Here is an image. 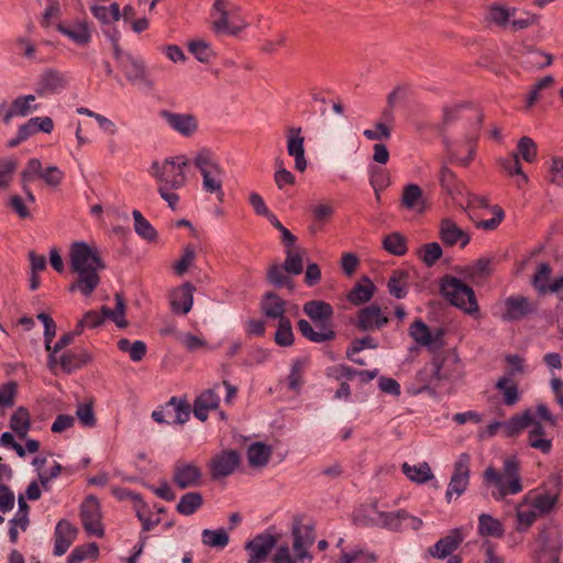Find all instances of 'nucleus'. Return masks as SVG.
I'll use <instances>...</instances> for the list:
<instances>
[{
	"label": "nucleus",
	"instance_id": "obj_1",
	"mask_svg": "<svg viewBox=\"0 0 563 563\" xmlns=\"http://www.w3.org/2000/svg\"><path fill=\"white\" fill-rule=\"evenodd\" d=\"M70 271L76 279L69 285L70 292L79 291L89 297L100 285L99 273L106 268L99 250L84 241H76L69 247Z\"/></svg>",
	"mask_w": 563,
	"mask_h": 563
},
{
	"label": "nucleus",
	"instance_id": "obj_2",
	"mask_svg": "<svg viewBox=\"0 0 563 563\" xmlns=\"http://www.w3.org/2000/svg\"><path fill=\"white\" fill-rule=\"evenodd\" d=\"M483 481L486 486L495 488L492 495L497 500H501L508 495L519 494L523 489L519 462L515 456L507 457L504 461L501 471L493 466L486 467L483 473Z\"/></svg>",
	"mask_w": 563,
	"mask_h": 563
},
{
	"label": "nucleus",
	"instance_id": "obj_3",
	"mask_svg": "<svg viewBox=\"0 0 563 563\" xmlns=\"http://www.w3.org/2000/svg\"><path fill=\"white\" fill-rule=\"evenodd\" d=\"M192 163L202 176L203 190L216 195L217 199L222 202L224 198L222 189L224 170L216 159L214 154L208 148H201L195 154Z\"/></svg>",
	"mask_w": 563,
	"mask_h": 563
},
{
	"label": "nucleus",
	"instance_id": "obj_4",
	"mask_svg": "<svg viewBox=\"0 0 563 563\" xmlns=\"http://www.w3.org/2000/svg\"><path fill=\"white\" fill-rule=\"evenodd\" d=\"M189 165L186 156L167 157L163 161H154L150 167V175L154 177L158 187L180 189L187 183L185 168Z\"/></svg>",
	"mask_w": 563,
	"mask_h": 563
},
{
	"label": "nucleus",
	"instance_id": "obj_5",
	"mask_svg": "<svg viewBox=\"0 0 563 563\" xmlns=\"http://www.w3.org/2000/svg\"><path fill=\"white\" fill-rule=\"evenodd\" d=\"M292 553L288 545H279L273 558V563H300L310 559L309 548L313 544L316 536L309 525L297 523L292 528Z\"/></svg>",
	"mask_w": 563,
	"mask_h": 563
},
{
	"label": "nucleus",
	"instance_id": "obj_6",
	"mask_svg": "<svg viewBox=\"0 0 563 563\" xmlns=\"http://www.w3.org/2000/svg\"><path fill=\"white\" fill-rule=\"evenodd\" d=\"M212 16V29L216 33L236 35L247 26L240 15V8L224 0L214 1Z\"/></svg>",
	"mask_w": 563,
	"mask_h": 563
},
{
	"label": "nucleus",
	"instance_id": "obj_7",
	"mask_svg": "<svg viewBox=\"0 0 563 563\" xmlns=\"http://www.w3.org/2000/svg\"><path fill=\"white\" fill-rule=\"evenodd\" d=\"M441 292L453 306L466 313L477 312L478 306L473 289L459 278L445 276L441 283Z\"/></svg>",
	"mask_w": 563,
	"mask_h": 563
},
{
	"label": "nucleus",
	"instance_id": "obj_8",
	"mask_svg": "<svg viewBox=\"0 0 563 563\" xmlns=\"http://www.w3.org/2000/svg\"><path fill=\"white\" fill-rule=\"evenodd\" d=\"M190 417L189 405L176 397L152 412V418L159 424H184Z\"/></svg>",
	"mask_w": 563,
	"mask_h": 563
},
{
	"label": "nucleus",
	"instance_id": "obj_9",
	"mask_svg": "<svg viewBox=\"0 0 563 563\" xmlns=\"http://www.w3.org/2000/svg\"><path fill=\"white\" fill-rule=\"evenodd\" d=\"M409 516L405 511L384 512L379 511L376 506H369L363 509L362 515L355 516V520L364 526H379L390 529H397L400 521Z\"/></svg>",
	"mask_w": 563,
	"mask_h": 563
},
{
	"label": "nucleus",
	"instance_id": "obj_10",
	"mask_svg": "<svg viewBox=\"0 0 563 563\" xmlns=\"http://www.w3.org/2000/svg\"><path fill=\"white\" fill-rule=\"evenodd\" d=\"M470 463L471 457L467 453L460 454L454 463V472L445 494L448 503L451 501L454 494L460 497L466 490L470 483Z\"/></svg>",
	"mask_w": 563,
	"mask_h": 563
},
{
	"label": "nucleus",
	"instance_id": "obj_11",
	"mask_svg": "<svg viewBox=\"0 0 563 563\" xmlns=\"http://www.w3.org/2000/svg\"><path fill=\"white\" fill-rule=\"evenodd\" d=\"M450 363H456V360L454 357H437L424 365L418 373V378L423 384L422 389H427L437 382L451 379L453 373L446 368Z\"/></svg>",
	"mask_w": 563,
	"mask_h": 563
},
{
	"label": "nucleus",
	"instance_id": "obj_12",
	"mask_svg": "<svg viewBox=\"0 0 563 563\" xmlns=\"http://www.w3.org/2000/svg\"><path fill=\"white\" fill-rule=\"evenodd\" d=\"M68 80L65 74L48 68L41 73L35 84V93L37 97L45 98L59 93L66 89Z\"/></svg>",
	"mask_w": 563,
	"mask_h": 563
},
{
	"label": "nucleus",
	"instance_id": "obj_13",
	"mask_svg": "<svg viewBox=\"0 0 563 563\" xmlns=\"http://www.w3.org/2000/svg\"><path fill=\"white\" fill-rule=\"evenodd\" d=\"M80 517L87 533L101 538L104 533L101 523V511L98 499L88 496L81 504Z\"/></svg>",
	"mask_w": 563,
	"mask_h": 563
},
{
	"label": "nucleus",
	"instance_id": "obj_14",
	"mask_svg": "<svg viewBox=\"0 0 563 563\" xmlns=\"http://www.w3.org/2000/svg\"><path fill=\"white\" fill-rule=\"evenodd\" d=\"M159 115L172 130L185 137H190L198 131V119L192 113L162 110Z\"/></svg>",
	"mask_w": 563,
	"mask_h": 563
},
{
	"label": "nucleus",
	"instance_id": "obj_15",
	"mask_svg": "<svg viewBox=\"0 0 563 563\" xmlns=\"http://www.w3.org/2000/svg\"><path fill=\"white\" fill-rule=\"evenodd\" d=\"M173 482L180 489L199 487L202 484V472L194 463L177 462L173 470Z\"/></svg>",
	"mask_w": 563,
	"mask_h": 563
},
{
	"label": "nucleus",
	"instance_id": "obj_16",
	"mask_svg": "<svg viewBox=\"0 0 563 563\" xmlns=\"http://www.w3.org/2000/svg\"><path fill=\"white\" fill-rule=\"evenodd\" d=\"M287 153L295 159V168L303 173L307 169V159L305 156V137L300 126H290L287 129Z\"/></svg>",
	"mask_w": 563,
	"mask_h": 563
},
{
	"label": "nucleus",
	"instance_id": "obj_17",
	"mask_svg": "<svg viewBox=\"0 0 563 563\" xmlns=\"http://www.w3.org/2000/svg\"><path fill=\"white\" fill-rule=\"evenodd\" d=\"M277 544V537L271 533H262L245 544L249 553V563H263L273 548Z\"/></svg>",
	"mask_w": 563,
	"mask_h": 563
},
{
	"label": "nucleus",
	"instance_id": "obj_18",
	"mask_svg": "<svg viewBox=\"0 0 563 563\" xmlns=\"http://www.w3.org/2000/svg\"><path fill=\"white\" fill-rule=\"evenodd\" d=\"M505 311L501 319L505 321H516L533 313L537 306L523 296H510L505 299Z\"/></svg>",
	"mask_w": 563,
	"mask_h": 563
},
{
	"label": "nucleus",
	"instance_id": "obj_19",
	"mask_svg": "<svg viewBox=\"0 0 563 563\" xmlns=\"http://www.w3.org/2000/svg\"><path fill=\"white\" fill-rule=\"evenodd\" d=\"M240 464V455L234 450L223 451L210 462L213 478L225 477L232 474Z\"/></svg>",
	"mask_w": 563,
	"mask_h": 563
},
{
	"label": "nucleus",
	"instance_id": "obj_20",
	"mask_svg": "<svg viewBox=\"0 0 563 563\" xmlns=\"http://www.w3.org/2000/svg\"><path fill=\"white\" fill-rule=\"evenodd\" d=\"M400 208L421 214L427 209V200L423 191L417 184L404 186L400 197Z\"/></svg>",
	"mask_w": 563,
	"mask_h": 563
},
{
	"label": "nucleus",
	"instance_id": "obj_21",
	"mask_svg": "<svg viewBox=\"0 0 563 563\" xmlns=\"http://www.w3.org/2000/svg\"><path fill=\"white\" fill-rule=\"evenodd\" d=\"M464 540L462 529L455 528L449 531V533L441 538L433 547L429 548L428 552L433 558L443 560L451 555Z\"/></svg>",
	"mask_w": 563,
	"mask_h": 563
},
{
	"label": "nucleus",
	"instance_id": "obj_22",
	"mask_svg": "<svg viewBox=\"0 0 563 563\" xmlns=\"http://www.w3.org/2000/svg\"><path fill=\"white\" fill-rule=\"evenodd\" d=\"M196 288L191 283H185L175 288L169 296L173 312L187 314L194 305V292Z\"/></svg>",
	"mask_w": 563,
	"mask_h": 563
},
{
	"label": "nucleus",
	"instance_id": "obj_23",
	"mask_svg": "<svg viewBox=\"0 0 563 563\" xmlns=\"http://www.w3.org/2000/svg\"><path fill=\"white\" fill-rule=\"evenodd\" d=\"M439 234L446 246L460 243L461 247H465L471 240L468 233L449 218L441 220Z\"/></svg>",
	"mask_w": 563,
	"mask_h": 563
},
{
	"label": "nucleus",
	"instance_id": "obj_24",
	"mask_svg": "<svg viewBox=\"0 0 563 563\" xmlns=\"http://www.w3.org/2000/svg\"><path fill=\"white\" fill-rule=\"evenodd\" d=\"M550 481L554 484V486H555L554 489L540 493L534 498L530 499L531 503L534 505L536 511L540 516H545V515L550 514L556 507V505L559 503L560 476L552 475L550 477Z\"/></svg>",
	"mask_w": 563,
	"mask_h": 563
},
{
	"label": "nucleus",
	"instance_id": "obj_25",
	"mask_svg": "<svg viewBox=\"0 0 563 563\" xmlns=\"http://www.w3.org/2000/svg\"><path fill=\"white\" fill-rule=\"evenodd\" d=\"M120 67L125 73L128 80L133 85L148 89L153 87L152 81L146 76L143 63L137 58L133 56L124 57L123 64Z\"/></svg>",
	"mask_w": 563,
	"mask_h": 563
},
{
	"label": "nucleus",
	"instance_id": "obj_26",
	"mask_svg": "<svg viewBox=\"0 0 563 563\" xmlns=\"http://www.w3.org/2000/svg\"><path fill=\"white\" fill-rule=\"evenodd\" d=\"M388 323V318L383 314L377 305H371L358 312L357 328L363 331L379 329Z\"/></svg>",
	"mask_w": 563,
	"mask_h": 563
},
{
	"label": "nucleus",
	"instance_id": "obj_27",
	"mask_svg": "<svg viewBox=\"0 0 563 563\" xmlns=\"http://www.w3.org/2000/svg\"><path fill=\"white\" fill-rule=\"evenodd\" d=\"M77 528L67 520H60L55 528L54 554L60 556L67 552L76 539Z\"/></svg>",
	"mask_w": 563,
	"mask_h": 563
},
{
	"label": "nucleus",
	"instance_id": "obj_28",
	"mask_svg": "<svg viewBox=\"0 0 563 563\" xmlns=\"http://www.w3.org/2000/svg\"><path fill=\"white\" fill-rule=\"evenodd\" d=\"M298 330L300 333L311 342L324 343L334 340L335 332L330 323H321L314 329L307 320H299Z\"/></svg>",
	"mask_w": 563,
	"mask_h": 563
},
{
	"label": "nucleus",
	"instance_id": "obj_29",
	"mask_svg": "<svg viewBox=\"0 0 563 563\" xmlns=\"http://www.w3.org/2000/svg\"><path fill=\"white\" fill-rule=\"evenodd\" d=\"M220 397L214 389H208L201 393L194 402V415L200 421H206L208 412L216 410L219 406Z\"/></svg>",
	"mask_w": 563,
	"mask_h": 563
},
{
	"label": "nucleus",
	"instance_id": "obj_30",
	"mask_svg": "<svg viewBox=\"0 0 563 563\" xmlns=\"http://www.w3.org/2000/svg\"><path fill=\"white\" fill-rule=\"evenodd\" d=\"M273 454L271 445L263 442H254L247 448L246 456L249 465L253 468H264Z\"/></svg>",
	"mask_w": 563,
	"mask_h": 563
},
{
	"label": "nucleus",
	"instance_id": "obj_31",
	"mask_svg": "<svg viewBox=\"0 0 563 563\" xmlns=\"http://www.w3.org/2000/svg\"><path fill=\"white\" fill-rule=\"evenodd\" d=\"M285 306L286 301L275 292H267L261 301V310L263 314L271 319H277L278 321L286 319Z\"/></svg>",
	"mask_w": 563,
	"mask_h": 563
},
{
	"label": "nucleus",
	"instance_id": "obj_32",
	"mask_svg": "<svg viewBox=\"0 0 563 563\" xmlns=\"http://www.w3.org/2000/svg\"><path fill=\"white\" fill-rule=\"evenodd\" d=\"M303 312L313 321L329 323L333 316V308L322 300H311L303 305Z\"/></svg>",
	"mask_w": 563,
	"mask_h": 563
},
{
	"label": "nucleus",
	"instance_id": "obj_33",
	"mask_svg": "<svg viewBox=\"0 0 563 563\" xmlns=\"http://www.w3.org/2000/svg\"><path fill=\"white\" fill-rule=\"evenodd\" d=\"M58 30L62 34L70 38L80 46L87 45L91 40V33L86 22H77L69 25H59Z\"/></svg>",
	"mask_w": 563,
	"mask_h": 563
},
{
	"label": "nucleus",
	"instance_id": "obj_34",
	"mask_svg": "<svg viewBox=\"0 0 563 563\" xmlns=\"http://www.w3.org/2000/svg\"><path fill=\"white\" fill-rule=\"evenodd\" d=\"M516 516L518 521V530L525 531L529 529L533 522L541 517L534 509V505L526 497L516 508Z\"/></svg>",
	"mask_w": 563,
	"mask_h": 563
},
{
	"label": "nucleus",
	"instance_id": "obj_35",
	"mask_svg": "<svg viewBox=\"0 0 563 563\" xmlns=\"http://www.w3.org/2000/svg\"><path fill=\"white\" fill-rule=\"evenodd\" d=\"M529 427H531L528 434L529 445L533 449L540 450L542 453H549L552 448V441L544 438L543 426L532 417V423Z\"/></svg>",
	"mask_w": 563,
	"mask_h": 563
},
{
	"label": "nucleus",
	"instance_id": "obj_36",
	"mask_svg": "<svg viewBox=\"0 0 563 563\" xmlns=\"http://www.w3.org/2000/svg\"><path fill=\"white\" fill-rule=\"evenodd\" d=\"M89 360L90 356L85 351L65 352L59 355V366L65 373L70 374L71 372L87 364Z\"/></svg>",
	"mask_w": 563,
	"mask_h": 563
},
{
	"label": "nucleus",
	"instance_id": "obj_37",
	"mask_svg": "<svg viewBox=\"0 0 563 563\" xmlns=\"http://www.w3.org/2000/svg\"><path fill=\"white\" fill-rule=\"evenodd\" d=\"M478 534L482 537L501 538L504 536L503 523L488 514H482L478 517Z\"/></svg>",
	"mask_w": 563,
	"mask_h": 563
},
{
	"label": "nucleus",
	"instance_id": "obj_38",
	"mask_svg": "<svg viewBox=\"0 0 563 563\" xmlns=\"http://www.w3.org/2000/svg\"><path fill=\"white\" fill-rule=\"evenodd\" d=\"M10 427L21 439H25L31 428L30 412L24 407H19L10 418Z\"/></svg>",
	"mask_w": 563,
	"mask_h": 563
},
{
	"label": "nucleus",
	"instance_id": "obj_39",
	"mask_svg": "<svg viewBox=\"0 0 563 563\" xmlns=\"http://www.w3.org/2000/svg\"><path fill=\"white\" fill-rule=\"evenodd\" d=\"M532 412L530 409L523 411L521 415H515L508 421L504 422L503 431L506 437H514L521 430L528 428L532 423Z\"/></svg>",
	"mask_w": 563,
	"mask_h": 563
},
{
	"label": "nucleus",
	"instance_id": "obj_40",
	"mask_svg": "<svg viewBox=\"0 0 563 563\" xmlns=\"http://www.w3.org/2000/svg\"><path fill=\"white\" fill-rule=\"evenodd\" d=\"M115 308L111 310L107 306L101 308V313L103 317L111 319L119 328H126L128 321L125 320V301L121 294L117 292L114 295Z\"/></svg>",
	"mask_w": 563,
	"mask_h": 563
},
{
	"label": "nucleus",
	"instance_id": "obj_41",
	"mask_svg": "<svg viewBox=\"0 0 563 563\" xmlns=\"http://www.w3.org/2000/svg\"><path fill=\"white\" fill-rule=\"evenodd\" d=\"M374 284L368 278H364L352 288L347 295V299L353 305H362L371 300L374 295Z\"/></svg>",
	"mask_w": 563,
	"mask_h": 563
},
{
	"label": "nucleus",
	"instance_id": "obj_42",
	"mask_svg": "<svg viewBox=\"0 0 563 563\" xmlns=\"http://www.w3.org/2000/svg\"><path fill=\"white\" fill-rule=\"evenodd\" d=\"M496 388L503 394L505 405L514 406L519 401L518 386L510 377H500L496 383Z\"/></svg>",
	"mask_w": 563,
	"mask_h": 563
},
{
	"label": "nucleus",
	"instance_id": "obj_43",
	"mask_svg": "<svg viewBox=\"0 0 563 563\" xmlns=\"http://www.w3.org/2000/svg\"><path fill=\"white\" fill-rule=\"evenodd\" d=\"M404 474L412 482L423 484L433 477L432 471L428 463L423 462L418 465L402 464Z\"/></svg>",
	"mask_w": 563,
	"mask_h": 563
},
{
	"label": "nucleus",
	"instance_id": "obj_44",
	"mask_svg": "<svg viewBox=\"0 0 563 563\" xmlns=\"http://www.w3.org/2000/svg\"><path fill=\"white\" fill-rule=\"evenodd\" d=\"M202 504V495L197 492H190L180 497L176 509L180 515L190 516L195 514Z\"/></svg>",
	"mask_w": 563,
	"mask_h": 563
},
{
	"label": "nucleus",
	"instance_id": "obj_45",
	"mask_svg": "<svg viewBox=\"0 0 563 563\" xmlns=\"http://www.w3.org/2000/svg\"><path fill=\"white\" fill-rule=\"evenodd\" d=\"M383 247L393 255L402 256L407 252V240L399 232H393L384 238Z\"/></svg>",
	"mask_w": 563,
	"mask_h": 563
},
{
	"label": "nucleus",
	"instance_id": "obj_46",
	"mask_svg": "<svg viewBox=\"0 0 563 563\" xmlns=\"http://www.w3.org/2000/svg\"><path fill=\"white\" fill-rule=\"evenodd\" d=\"M514 14L515 9L494 3L488 8L487 19L498 26L506 27L509 25L510 18Z\"/></svg>",
	"mask_w": 563,
	"mask_h": 563
},
{
	"label": "nucleus",
	"instance_id": "obj_47",
	"mask_svg": "<svg viewBox=\"0 0 563 563\" xmlns=\"http://www.w3.org/2000/svg\"><path fill=\"white\" fill-rule=\"evenodd\" d=\"M118 347L120 351L128 353L133 362L143 360L147 351L146 344L143 341L130 342L124 338L118 341Z\"/></svg>",
	"mask_w": 563,
	"mask_h": 563
},
{
	"label": "nucleus",
	"instance_id": "obj_48",
	"mask_svg": "<svg viewBox=\"0 0 563 563\" xmlns=\"http://www.w3.org/2000/svg\"><path fill=\"white\" fill-rule=\"evenodd\" d=\"M376 561L377 555L375 553L355 548L350 552L342 551L338 563H375Z\"/></svg>",
	"mask_w": 563,
	"mask_h": 563
},
{
	"label": "nucleus",
	"instance_id": "obj_49",
	"mask_svg": "<svg viewBox=\"0 0 563 563\" xmlns=\"http://www.w3.org/2000/svg\"><path fill=\"white\" fill-rule=\"evenodd\" d=\"M90 10L96 19L102 23H111L120 19V7L113 2L109 7L93 4Z\"/></svg>",
	"mask_w": 563,
	"mask_h": 563
},
{
	"label": "nucleus",
	"instance_id": "obj_50",
	"mask_svg": "<svg viewBox=\"0 0 563 563\" xmlns=\"http://www.w3.org/2000/svg\"><path fill=\"white\" fill-rule=\"evenodd\" d=\"M492 262L489 258H479L473 264L463 268L462 274L472 280L483 278L492 273Z\"/></svg>",
	"mask_w": 563,
	"mask_h": 563
},
{
	"label": "nucleus",
	"instance_id": "obj_51",
	"mask_svg": "<svg viewBox=\"0 0 563 563\" xmlns=\"http://www.w3.org/2000/svg\"><path fill=\"white\" fill-rule=\"evenodd\" d=\"M132 216L134 219V230L137 235L147 241H155L157 232L143 214L139 210H133Z\"/></svg>",
	"mask_w": 563,
	"mask_h": 563
},
{
	"label": "nucleus",
	"instance_id": "obj_52",
	"mask_svg": "<svg viewBox=\"0 0 563 563\" xmlns=\"http://www.w3.org/2000/svg\"><path fill=\"white\" fill-rule=\"evenodd\" d=\"M201 540L205 545L223 549L229 543V536L222 528L217 530L205 529L201 533Z\"/></svg>",
	"mask_w": 563,
	"mask_h": 563
},
{
	"label": "nucleus",
	"instance_id": "obj_53",
	"mask_svg": "<svg viewBox=\"0 0 563 563\" xmlns=\"http://www.w3.org/2000/svg\"><path fill=\"white\" fill-rule=\"evenodd\" d=\"M410 336L420 345L429 346L432 344V335L429 327L420 319L416 320L409 329Z\"/></svg>",
	"mask_w": 563,
	"mask_h": 563
},
{
	"label": "nucleus",
	"instance_id": "obj_54",
	"mask_svg": "<svg viewBox=\"0 0 563 563\" xmlns=\"http://www.w3.org/2000/svg\"><path fill=\"white\" fill-rule=\"evenodd\" d=\"M136 504L134 505L135 514L142 522L143 531L152 530L159 522V518L152 519L148 507L143 503L140 495H135Z\"/></svg>",
	"mask_w": 563,
	"mask_h": 563
},
{
	"label": "nucleus",
	"instance_id": "obj_55",
	"mask_svg": "<svg viewBox=\"0 0 563 563\" xmlns=\"http://www.w3.org/2000/svg\"><path fill=\"white\" fill-rule=\"evenodd\" d=\"M36 97L37 96L35 93V95L20 96L18 98H15L12 101L11 106L13 107L16 115L18 117H26L30 113H32L33 111H36L38 109V106L34 103Z\"/></svg>",
	"mask_w": 563,
	"mask_h": 563
},
{
	"label": "nucleus",
	"instance_id": "obj_56",
	"mask_svg": "<svg viewBox=\"0 0 563 563\" xmlns=\"http://www.w3.org/2000/svg\"><path fill=\"white\" fill-rule=\"evenodd\" d=\"M553 84H554V77L551 75H547V76L542 77L541 79H539L531 87V90L529 91V93L527 96L526 107L529 109L532 108L536 104V102L541 98V91L551 88L553 86Z\"/></svg>",
	"mask_w": 563,
	"mask_h": 563
},
{
	"label": "nucleus",
	"instance_id": "obj_57",
	"mask_svg": "<svg viewBox=\"0 0 563 563\" xmlns=\"http://www.w3.org/2000/svg\"><path fill=\"white\" fill-rule=\"evenodd\" d=\"M275 343L279 346H290L294 343L291 322L288 318L278 321V328L274 335Z\"/></svg>",
	"mask_w": 563,
	"mask_h": 563
},
{
	"label": "nucleus",
	"instance_id": "obj_58",
	"mask_svg": "<svg viewBox=\"0 0 563 563\" xmlns=\"http://www.w3.org/2000/svg\"><path fill=\"white\" fill-rule=\"evenodd\" d=\"M552 269L548 263H541L537 267L531 283L540 294H547V286L550 282Z\"/></svg>",
	"mask_w": 563,
	"mask_h": 563
},
{
	"label": "nucleus",
	"instance_id": "obj_59",
	"mask_svg": "<svg viewBox=\"0 0 563 563\" xmlns=\"http://www.w3.org/2000/svg\"><path fill=\"white\" fill-rule=\"evenodd\" d=\"M518 157H522L527 163H532L537 158L538 147L536 142L529 136H522L517 144Z\"/></svg>",
	"mask_w": 563,
	"mask_h": 563
},
{
	"label": "nucleus",
	"instance_id": "obj_60",
	"mask_svg": "<svg viewBox=\"0 0 563 563\" xmlns=\"http://www.w3.org/2000/svg\"><path fill=\"white\" fill-rule=\"evenodd\" d=\"M98 551L96 543L77 547L71 551L66 563H80L88 558H97Z\"/></svg>",
	"mask_w": 563,
	"mask_h": 563
},
{
	"label": "nucleus",
	"instance_id": "obj_61",
	"mask_svg": "<svg viewBox=\"0 0 563 563\" xmlns=\"http://www.w3.org/2000/svg\"><path fill=\"white\" fill-rule=\"evenodd\" d=\"M408 275L405 272H396L388 280L389 292L400 299L407 295L406 279Z\"/></svg>",
	"mask_w": 563,
	"mask_h": 563
},
{
	"label": "nucleus",
	"instance_id": "obj_62",
	"mask_svg": "<svg viewBox=\"0 0 563 563\" xmlns=\"http://www.w3.org/2000/svg\"><path fill=\"white\" fill-rule=\"evenodd\" d=\"M419 256L427 266L431 267L442 256V249L437 242L427 243L421 246Z\"/></svg>",
	"mask_w": 563,
	"mask_h": 563
},
{
	"label": "nucleus",
	"instance_id": "obj_63",
	"mask_svg": "<svg viewBox=\"0 0 563 563\" xmlns=\"http://www.w3.org/2000/svg\"><path fill=\"white\" fill-rule=\"evenodd\" d=\"M500 165L509 175H518L521 177V183L528 181L527 175L522 172L518 154H510L505 158L499 159Z\"/></svg>",
	"mask_w": 563,
	"mask_h": 563
},
{
	"label": "nucleus",
	"instance_id": "obj_64",
	"mask_svg": "<svg viewBox=\"0 0 563 563\" xmlns=\"http://www.w3.org/2000/svg\"><path fill=\"white\" fill-rule=\"evenodd\" d=\"M553 57L551 54L537 51V49H529L526 64L530 67L534 68H544L552 64Z\"/></svg>",
	"mask_w": 563,
	"mask_h": 563
}]
</instances>
